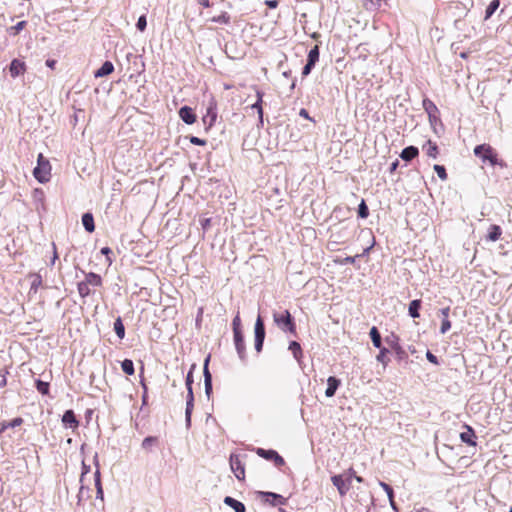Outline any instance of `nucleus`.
Listing matches in <instances>:
<instances>
[{"instance_id": "21", "label": "nucleus", "mask_w": 512, "mask_h": 512, "mask_svg": "<svg viewBox=\"0 0 512 512\" xmlns=\"http://www.w3.org/2000/svg\"><path fill=\"white\" fill-rule=\"evenodd\" d=\"M94 476H95L96 498L103 501L104 493H103V488H102V484H101L99 468L96 469Z\"/></svg>"}, {"instance_id": "63", "label": "nucleus", "mask_w": 512, "mask_h": 512, "mask_svg": "<svg viewBox=\"0 0 512 512\" xmlns=\"http://www.w3.org/2000/svg\"><path fill=\"white\" fill-rule=\"evenodd\" d=\"M266 4H267L270 8H276V7H277L278 2H277L276 0H269V1H266Z\"/></svg>"}, {"instance_id": "8", "label": "nucleus", "mask_w": 512, "mask_h": 512, "mask_svg": "<svg viewBox=\"0 0 512 512\" xmlns=\"http://www.w3.org/2000/svg\"><path fill=\"white\" fill-rule=\"evenodd\" d=\"M216 109H217L216 101L214 100V98H211L208 103L207 109H206V114L203 117L204 122L206 123L207 121H209L210 126L213 125V123L215 122V120L217 118Z\"/></svg>"}, {"instance_id": "10", "label": "nucleus", "mask_w": 512, "mask_h": 512, "mask_svg": "<svg viewBox=\"0 0 512 512\" xmlns=\"http://www.w3.org/2000/svg\"><path fill=\"white\" fill-rule=\"evenodd\" d=\"M234 334V343L239 357L243 360L245 358V343L242 332H236Z\"/></svg>"}, {"instance_id": "16", "label": "nucleus", "mask_w": 512, "mask_h": 512, "mask_svg": "<svg viewBox=\"0 0 512 512\" xmlns=\"http://www.w3.org/2000/svg\"><path fill=\"white\" fill-rule=\"evenodd\" d=\"M256 96H257V100L254 104L251 105V108L257 110L259 123L262 125L263 124V108H262L263 93L259 90H256Z\"/></svg>"}, {"instance_id": "7", "label": "nucleus", "mask_w": 512, "mask_h": 512, "mask_svg": "<svg viewBox=\"0 0 512 512\" xmlns=\"http://www.w3.org/2000/svg\"><path fill=\"white\" fill-rule=\"evenodd\" d=\"M257 454L267 460H273L277 466L284 464V459L274 450L258 448Z\"/></svg>"}, {"instance_id": "22", "label": "nucleus", "mask_w": 512, "mask_h": 512, "mask_svg": "<svg viewBox=\"0 0 512 512\" xmlns=\"http://www.w3.org/2000/svg\"><path fill=\"white\" fill-rule=\"evenodd\" d=\"M89 286L98 287L102 284V279L98 274L90 272L86 274L84 280Z\"/></svg>"}, {"instance_id": "32", "label": "nucleus", "mask_w": 512, "mask_h": 512, "mask_svg": "<svg viewBox=\"0 0 512 512\" xmlns=\"http://www.w3.org/2000/svg\"><path fill=\"white\" fill-rule=\"evenodd\" d=\"M289 350L292 351L295 359H297V360L300 359V357L302 355V350H301V346L298 342L292 341L289 344Z\"/></svg>"}, {"instance_id": "11", "label": "nucleus", "mask_w": 512, "mask_h": 512, "mask_svg": "<svg viewBox=\"0 0 512 512\" xmlns=\"http://www.w3.org/2000/svg\"><path fill=\"white\" fill-rule=\"evenodd\" d=\"M179 116L186 124H193L196 121V116L192 109L188 106H184L179 110Z\"/></svg>"}, {"instance_id": "61", "label": "nucleus", "mask_w": 512, "mask_h": 512, "mask_svg": "<svg viewBox=\"0 0 512 512\" xmlns=\"http://www.w3.org/2000/svg\"><path fill=\"white\" fill-rule=\"evenodd\" d=\"M53 258L51 260V265H54L56 259L58 258L57 252H56V245L53 243Z\"/></svg>"}, {"instance_id": "9", "label": "nucleus", "mask_w": 512, "mask_h": 512, "mask_svg": "<svg viewBox=\"0 0 512 512\" xmlns=\"http://www.w3.org/2000/svg\"><path fill=\"white\" fill-rule=\"evenodd\" d=\"M62 422L65 425V427L72 428V429L77 428L79 425V422L76 419V416L72 410H67L64 413V415L62 417Z\"/></svg>"}, {"instance_id": "24", "label": "nucleus", "mask_w": 512, "mask_h": 512, "mask_svg": "<svg viewBox=\"0 0 512 512\" xmlns=\"http://www.w3.org/2000/svg\"><path fill=\"white\" fill-rule=\"evenodd\" d=\"M423 150L426 152L427 156L431 158L435 159L438 155L437 145L430 140L423 146Z\"/></svg>"}, {"instance_id": "37", "label": "nucleus", "mask_w": 512, "mask_h": 512, "mask_svg": "<svg viewBox=\"0 0 512 512\" xmlns=\"http://www.w3.org/2000/svg\"><path fill=\"white\" fill-rule=\"evenodd\" d=\"M78 292L81 297H86L91 292L90 286L85 281H82L78 283Z\"/></svg>"}, {"instance_id": "36", "label": "nucleus", "mask_w": 512, "mask_h": 512, "mask_svg": "<svg viewBox=\"0 0 512 512\" xmlns=\"http://www.w3.org/2000/svg\"><path fill=\"white\" fill-rule=\"evenodd\" d=\"M319 60V48L318 46H314L308 53L307 61L310 64H315Z\"/></svg>"}, {"instance_id": "18", "label": "nucleus", "mask_w": 512, "mask_h": 512, "mask_svg": "<svg viewBox=\"0 0 512 512\" xmlns=\"http://www.w3.org/2000/svg\"><path fill=\"white\" fill-rule=\"evenodd\" d=\"M418 148L414 146H408L404 148L400 154V157L405 161H410L418 155Z\"/></svg>"}, {"instance_id": "62", "label": "nucleus", "mask_w": 512, "mask_h": 512, "mask_svg": "<svg viewBox=\"0 0 512 512\" xmlns=\"http://www.w3.org/2000/svg\"><path fill=\"white\" fill-rule=\"evenodd\" d=\"M299 115L305 119H310L309 114L306 109H301Z\"/></svg>"}, {"instance_id": "15", "label": "nucleus", "mask_w": 512, "mask_h": 512, "mask_svg": "<svg viewBox=\"0 0 512 512\" xmlns=\"http://www.w3.org/2000/svg\"><path fill=\"white\" fill-rule=\"evenodd\" d=\"M224 503L226 505H228L229 507H231L235 512H245L246 511L245 505L242 502H240L230 496H226L224 498Z\"/></svg>"}, {"instance_id": "14", "label": "nucleus", "mask_w": 512, "mask_h": 512, "mask_svg": "<svg viewBox=\"0 0 512 512\" xmlns=\"http://www.w3.org/2000/svg\"><path fill=\"white\" fill-rule=\"evenodd\" d=\"M25 71V64L18 60L14 59L10 64V74L12 77H17L24 73Z\"/></svg>"}, {"instance_id": "29", "label": "nucleus", "mask_w": 512, "mask_h": 512, "mask_svg": "<svg viewBox=\"0 0 512 512\" xmlns=\"http://www.w3.org/2000/svg\"><path fill=\"white\" fill-rule=\"evenodd\" d=\"M370 337H371L373 345L376 348H381V335L376 327L371 328Z\"/></svg>"}, {"instance_id": "3", "label": "nucleus", "mask_w": 512, "mask_h": 512, "mask_svg": "<svg viewBox=\"0 0 512 512\" xmlns=\"http://www.w3.org/2000/svg\"><path fill=\"white\" fill-rule=\"evenodd\" d=\"M273 320H274L275 324L283 331H289L291 333L295 332V324H294L292 316L288 310H285L282 313L274 312Z\"/></svg>"}, {"instance_id": "31", "label": "nucleus", "mask_w": 512, "mask_h": 512, "mask_svg": "<svg viewBox=\"0 0 512 512\" xmlns=\"http://www.w3.org/2000/svg\"><path fill=\"white\" fill-rule=\"evenodd\" d=\"M500 5L499 0H492L485 11V19H489Z\"/></svg>"}, {"instance_id": "5", "label": "nucleus", "mask_w": 512, "mask_h": 512, "mask_svg": "<svg viewBox=\"0 0 512 512\" xmlns=\"http://www.w3.org/2000/svg\"><path fill=\"white\" fill-rule=\"evenodd\" d=\"M265 338V328L263 321L260 316H258L255 323V349L257 352L262 350L263 342Z\"/></svg>"}, {"instance_id": "27", "label": "nucleus", "mask_w": 512, "mask_h": 512, "mask_svg": "<svg viewBox=\"0 0 512 512\" xmlns=\"http://www.w3.org/2000/svg\"><path fill=\"white\" fill-rule=\"evenodd\" d=\"M421 306V301L416 299V300H413L410 302L409 304V308H408V311H409V315L412 317V318H418L420 315H419V308Z\"/></svg>"}, {"instance_id": "4", "label": "nucleus", "mask_w": 512, "mask_h": 512, "mask_svg": "<svg viewBox=\"0 0 512 512\" xmlns=\"http://www.w3.org/2000/svg\"><path fill=\"white\" fill-rule=\"evenodd\" d=\"M333 485L337 488L340 496H345L350 490L352 482L345 475L338 474L331 477Z\"/></svg>"}, {"instance_id": "13", "label": "nucleus", "mask_w": 512, "mask_h": 512, "mask_svg": "<svg viewBox=\"0 0 512 512\" xmlns=\"http://www.w3.org/2000/svg\"><path fill=\"white\" fill-rule=\"evenodd\" d=\"M340 385V380L336 377L330 376L327 379V389L325 391V395L327 397H332L335 395L336 390L338 389Z\"/></svg>"}, {"instance_id": "2", "label": "nucleus", "mask_w": 512, "mask_h": 512, "mask_svg": "<svg viewBox=\"0 0 512 512\" xmlns=\"http://www.w3.org/2000/svg\"><path fill=\"white\" fill-rule=\"evenodd\" d=\"M474 154L479 157L482 162H489L491 166L502 165L497 158L494 149L488 144H481L474 148Z\"/></svg>"}, {"instance_id": "57", "label": "nucleus", "mask_w": 512, "mask_h": 512, "mask_svg": "<svg viewBox=\"0 0 512 512\" xmlns=\"http://www.w3.org/2000/svg\"><path fill=\"white\" fill-rule=\"evenodd\" d=\"M426 358L429 362H431L433 364H438L437 357L434 354H432L430 351H427Z\"/></svg>"}, {"instance_id": "28", "label": "nucleus", "mask_w": 512, "mask_h": 512, "mask_svg": "<svg viewBox=\"0 0 512 512\" xmlns=\"http://www.w3.org/2000/svg\"><path fill=\"white\" fill-rule=\"evenodd\" d=\"M475 437V434H474V431L470 428V427H467V431L466 432H462L460 434V438L461 440L464 442V443H467L469 445H475L476 443L473 441V438Z\"/></svg>"}, {"instance_id": "48", "label": "nucleus", "mask_w": 512, "mask_h": 512, "mask_svg": "<svg viewBox=\"0 0 512 512\" xmlns=\"http://www.w3.org/2000/svg\"><path fill=\"white\" fill-rule=\"evenodd\" d=\"M358 213L361 218H366L368 216V208L364 201H362L361 204L359 205Z\"/></svg>"}, {"instance_id": "20", "label": "nucleus", "mask_w": 512, "mask_h": 512, "mask_svg": "<svg viewBox=\"0 0 512 512\" xmlns=\"http://www.w3.org/2000/svg\"><path fill=\"white\" fill-rule=\"evenodd\" d=\"M386 343L401 357L404 353L402 347L399 345L398 338L394 335L385 339Z\"/></svg>"}, {"instance_id": "54", "label": "nucleus", "mask_w": 512, "mask_h": 512, "mask_svg": "<svg viewBox=\"0 0 512 512\" xmlns=\"http://www.w3.org/2000/svg\"><path fill=\"white\" fill-rule=\"evenodd\" d=\"M200 225L204 230H207L211 225V219L210 218H202L200 219Z\"/></svg>"}, {"instance_id": "38", "label": "nucleus", "mask_w": 512, "mask_h": 512, "mask_svg": "<svg viewBox=\"0 0 512 512\" xmlns=\"http://www.w3.org/2000/svg\"><path fill=\"white\" fill-rule=\"evenodd\" d=\"M210 21L215 23L227 24L230 21V16L226 12H223L219 16L212 17Z\"/></svg>"}, {"instance_id": "40", "label": "nucleus", "mask_w": 512, "mask_h": 512, "mask_svg": "<svg viewBox=\"0 0 512 512\" xmlns=\"http://www.w3.org/2000/svg\"><path fill=\"white\" fill-rule=\"evenodd\" d=\"M380 487L386 492L389 502H392L394 499V494L392 488L385 482L380 481L379 482Z\"/></svg>"}, {"instance_id": "52", "label": "nucleus", "mask_w": 512, "mask_h": 512, "mask_svg": "<svg viewBox=\"0 0 512 512\" xmlns=\"http://www.w3.org/2000/svg\"><path fill=\"white\" fill-rule=\"evenodd\" d=\"M155 441H156V439H155L154 437H151V436L146 437V438L143 440V442H142V446H143L144 448H147V447H149L150 445H152Z\"/></svg>"}, {"instance_id": "58", "label": "nucleus", "mask_w": 512, "mask_h": 512, "mask_svg": "<svg viewBox=\"0 0 512 512\" xmlns=\"http://www.w3.org/2000/svg\"><path fill=\"white\" fill-rule=\"evenodd\" d=\"M101 253H102L103 255L108 256V255L111 253V249H110L109 247H103V248L101 249ZM107 261H108V263H109V264H111V263H112V260H111L109 257H107Z\"/></svg>"}, {"instance_id": "19", "label": "nucleus", "mask_w": 512, "mask_h": 512, "mask_svg": "<svg viewBox=\"0 0 512 512\" xmlns=\"http://www.w3.org/2000/svg\"><path fill=\"white\" fill-rule=\"evenodd\" d=\"M501 235H502V230H501L500 226L491 225L489 227V231L487 234V240H489L491 242H496L500 239Z\"/></svg>"}, {"instance_id": "55", "label": "nucleus", "mask_w": 512, "mask_h": 512, "mask_svg": "<svg viewBox=\"0 0 512 512\" xmlns=\"http://www.w3.org/2000/svg\"><path fill=\"white\" fill-rule=\"evenodd\" d=\"M315 64H310V62L307 61L306 65L304 66L303 68V71H302V75L303 76H307L308 74H310L312 68L314 67Z\"/></svg>"}, {"instance_id": "12", "label": "nucleus", "mask_w": 512, "mask_h": 512, "mask_svg": "<svg viewBox=\"0 0 512 512\" xmlns=\"http://www.w3.org/2000/svg\"><path fill=\"white\" fill-rule=\"evenodd\" d=\"M114 71V65L110 61H105L102 66L95 71L94 76L95 78H101L105 77L109 74H111Z\"/></svg>"}, {"instance_id": "30", "label": "nucleus", "mask_w": 512, "mask_h": 512, "mask_svg": "<svg viewBox=\"0 0 512 512\" xmlns=\"http://www.w3.org/2000/svg\"><path fill=\"white\" fill-rule=\"evenodd\" d=\"M114 330H115V333L116 335L120 338V339H123L124 336H125V328H124V325L122 323V320L121 318H117L114 322Z\"/></svg>"}, {"instance_id": "46", "label": "nucleus", "mask_w": 512, "mask_h": 512, "mask_svg": "<svg viewBox=\"0 0 512 512\" xmlns=\"http://www.w3.org/2000/svg\"><path fill=\"white\" fill-rule=\"evenodd\" d=\"M146 26H147L146 17L144 15H142V16H140L138 18V21L136 23V27H137L138 30L144 31Z\"/></svg>"}, {"instance_id": "39", "label": "nucleus", "mask_w": 512, "mask_h": 512, "mask_svg": "<svg viewBox=\"0 0 512 512\" xmlns=\"http://www.w3.org/2000/svg\"><path fill=\"white\" fill-rule=\"evenodd\" d=\"M36 388L39 393L47 395L49 392V383L41 380L36 381Z\"/></svg>"}, {"instance_id": "44", "label": "nucleus", "mask_w": 512, "mask_h": 512, "mask_svg": "<svg viewBox=\"0 0 512 512\" xmlns=\"http://www.w3.org/2000/svg\"><path fill=\"white\" fill-rule=\"evenodd\" d=\"M209 360H210V356H208L206 359H205V362H204V369H203V374H204V382L206 381H212V376L209 372V369H208V363H209Z\"/></svg>"}, {"instance_id": "6", "label": "nucleus", "mask_w": 512, "mask_h": 512, "mask_svg": "<svg viewBox=\"0 0 512 512\" xmlns=\"http://www.w3.org/2000/svg\"><path fill=\"white\" fill-rule=\"evenodd\" d=\"M230 467L238 480L244 479L245 469L238 455L232 454L230 456Z\"/></svg>"}, {"instance_id": "41", "label": "nucleus", "mask_w": 512, "mask_h": 512, "mask_svg": "<svg viewBox=\"0 0 512 512\" xmlns=\"http://www.w3.org/2000/svg\"><path fill=\"white\" fill-rule=\"evenodd\" d=\"M434 170L441 180L445 181L447 179V173L444 166L436 164L434 165Z\"/></svg>"}, {"instance_id": "53", "label": "nucleus", "mask_w": 512, "mask_h": 512, "mask_svg": "<svg viewBox=\"0 0 512 512\" xmlns=\"http://www.w3.org/2000/svg\"><path fill=\"white\" fill-rule=\"evenodd\" d=\"M342 475H345L346 478H349V480L352 482L354 477L356 476V473L353 468H349L347 471L342 473Z\"/></svg>"}, {"instance_id": "59", "label": "nucleus", "mask_w": 512, "mask_h": 512, "mask_svg": "<svg viewBox=\"0 0 512 512\" xmlns=\"http://www.w3.org/2000/svg\"><path fill=\"white\" fill-rule=\"evenodd\" d=\"M204 385H205V393L207 394V396H209L212 391V381H206V382H204Z\"/></svg>"}, {"instance_id": "49", "label": "nucleus", "mask_w": 512, "mask_h": 512, "mask_svg": "<svg viewBox=\"0 0 512 512\" xmlns=\"http://www.w3.org/2000/svg\"><path fill=\"white\" fill-rule=\"evenodd\" d=\"M359 255H357L358 257ZM355 259H356V256L355 257H352V256H348V257H345L344 259L342 260H336L335 262L336 263H339V264H353L355 262Z\"/></svg>"}, {"instance_id": "34", "label": "nucleus", "mask_w": 512, "mask_h": 512, "mask_svg": "<svg viewBox=\"0 0 512 512\" xmlns=\"http://www.w3.org/2000/svg\"><path fill=\"white\" fill-rule=\"evenodd\" d=\"M423 105H424L425 110L428 112L430 121H432V118H434L433 113L437 112V107L430 100H424Z\"/></svg>"}, {"instance_id": "50", "label": "nucleus", "mask_w": 512, "mask_h": 512, "mask_svg": "<svg viewBox=\"0 0 512 512\" xmlns=\"http://www.w3.org/2000/svg\"><path fill=\"white\" fill-rule=\"evenodd\" d=\"M192 383H193V378H192V371H190L186 377V387H187V391L188 393H190V391H193L192 390Z\"/></svg>"}, {"instance_id": "42", "label": "nucleus", "mask_w": 512, "mask_h": 512, "mask_svg": "<svg viewBox=\"0 0 512 512\" xmlns=\"http://www.w3.org/2000/svg\"><path fill=\"white\" fill-rule=\"evenodd\" d=\"M26 26V21H20L15 26L9 28V32L13 35L18 34Z\"/></svg>"}, {"instance_id": "43", "label": "nucleus", "mask_w": 512, "mask_h": 512, "mask_svg": "<svg viewBox=\"0 0 512 512\" xmlns=\"http://www.w3.org/2000/svg\"><path fill=\"white\" fill-rule=\"evenodd\" d=\"M209 360H210V356H208L206 359H205V362H204V369H203V374H204V382L206 381H212V376L209 372V369H208V363H209Z\"/></svg>"}, {"instance_id": "23", "label": "nucleus", "mask_w": 512, "mask_h": 512, "mask_svg": "<svg viewBox=\"0 0 512 512\" xmlns=\"http://www.w3.org/2000/svg\"><path fill=\"white\" fill-rule=\"evenodd\" d=\"M82 224L86 231L90 233L95 230L94 219L91 213H85L82 216Z\"/></svg>"}, {"instance_id": "33", "label": "nucleus", "mask_w": 512, "mask_h": 512, "mask_svg": "<svg viewBox=\"0 0 512 512\" xmlns=\"http://www.w3.org/2000/svg\"><path fill=\"white\" fill-rule=\"evenodd\" d=\"M121 368L123 372L128 375L134 374V364L130 359H125L124 361H122Z\"/></svg>"}, {"instance_id": "56", "label": "nucleus", "mask_w": 512, "mask_h": 512, "mask_svg": "<svg viewBox=\"0 0 512 512\" xmlns=\"http://www.w3.org/2000/svg\"><path fill=\"white\" fill-rule=\"evenodd\" d=\"M34 198L43 201L44 199V192L41 189H35L34 190Z\"/></svg>"}, {"instance_id": "60", "label": "nucleus", "mask_w": 512, "mask_h": 512, "mask_svg": "<svg viewBox=\"0 0 512 512\" xmlns=\"http://www.w3.org/2000/svg\"><path fill=\"white\" fill-rule=\"evenodd\" d=\"M450 313V307H445L440 310V314L442 315L443 319H448Z\"/></svg>"}, {"instance_id": "25", "label": "nucleus", "mask_w": 512, "mask_h": 512, "mask_svg": "<svg viewBox=\"0 0 512 512\" xmlns=\"http://www.w3.org/2000/svg\"><path fill=\"white\" fill-rule=\"evenodd\" d=\"M263 495L266 497V501L270 502L272 505H276L277 503H279V504L285 503V499L279 494H275L272 492H265V493H263Z\"/></svg>"}, {"instance_id": "1", "label": "nucleus", "mask_w": 512, "mask_h": 512, "mask_svg": "<svg viewBox=\"0 0 512 512\" xmlns=\"http://www.w3.org/2000/svg\"><path fill=\"white\" fill-rule=\"evenodd\" d=\"M33 175L40 183H46L51 178L50 162L41 153L38 155L37 166L33 170Z\"/></svg>"}, {"instance_id": "47", "label": "nucleus", "mask_w": 512, "mask_h": 512, "mask_svg": "<svg viewBox=\"0 0 512 512\" xmlns=\"http://www.w3.org/2000/svg\"><path fill=\"white\" fill-rule=\"evenodd\" d=\"M450 328H451V322L449 321V319H443L441 327H440V332L442 334H445L446 332H448L450 330Z\"/></svg>"}, {"instance_id": "45", "label": "nucleus", "mask_w": 512, "mask_h": 512, "mask_svg": "<svg viewBox=\"0 0 512 512\" xmlns=\"http://www.w3.org/2000/svg\"><path fill=\"white\" fill-rule=\"evenodd\" d=\"M232 326H233V333L242 332L241 331V320H240L239 315H236L235 318L233 319Z\"/></svg>"}, {"instance_id": "51", "label": "nucleus", "mask_w": 512, "mask_h": 512, "mask_svg": "<svg viewBox=\"0 0 512 512\" xmlns=\"http://www.w3.org/2000/svg\"><path fill=\"white\" fill-rule=\"evenodd\" d=\"M190 142H191L192 144L200 145V146H203V145H205V144H206V141H205V140L200 139V138L195 137V136H191V137H190Z\"/></svg>"}, {"instance_id": "35", "label": "nucleus", "mask_w": 512, "mask_h": 512, "mask_svg": "<svg viewBox=\"0 0 512 512\" xmlns=\"http://www.w3.org/2000/svg\"><path fill=\"white\" fill-rule=\"evenodd\" d=\"M380 352L377 355L376 359L378 362L382 363L384 367H386L389 363V359L387 358L388 349L381 347L379 348Z\"/></svg>"}, {"instance_id": "64", "label": "nucleus", "mask_w": 512, "mask_h": 512, "mask_svg": "<svg viewBox=\"0 0 512 512\" xmlns=\"http://www.w3.org/2000/svg\"><path fill=\"white\" fill-rule=\"evenodd\" d=\"M199 4L202 5L203 7H209L210 6L209 0H199Z\"/></svg>"}, {"instance_id": "17", "label": "nucleus", "mask_w": 512, "mask_h": 512, "mask_svg": "<svg viewBox=\"0 0 512 512\" xmlns=\"http://www.w3.org/2000/svg\"><path fill=\"white\" fill-rule=\"evenodd\" d=\"M193 401H194L193 391H190V393H187V402H186V411H185V418H186L187 426H189L190 422H191V413H192V410L194 407Z\"/></svg>"}, {"instance_id": "26", "label": "nucleus", "mask_w": 512, "mask_h": 512, "mask_svg": "<svg viewBox=\"0 0 512 512\" xmlns=\"http://www.w3.org/2000/svg\"><path fill=\"white\" fill-rule=\"evenodd\" d=\"M23 423V419L21 417H16L11 421H3L1 423L0 433L6 430L7 428H15L20 426Z\"/></svg>"}]
</instances>
